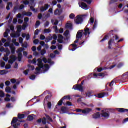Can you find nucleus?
<instances>
[{"label": "nucleus", "mask_w": 128, "mask_h": 128, "mask_svg": "<svg viewBox=\"0 0 128 128\" xmlns=\"http://www.w3.org/2000/svg\"><path fill=\"white\" fill-rule=\"evenodd\" d=\"M94 18H92L90 19V21H89V22L88 23V25L86 26V27L84 30V36H90V29L88 28V27L90 26V24H91V26H92L94 24Z\"/></svg>", "instance_id": "f257e3e1"}, {"label": "nucleus", "mask_w": 128, "mask_h": 128, "mask_svg": "<svg viewBox=\"0 0 128 128\" xmlns=\"http://www.w3.org/2000/svg\"><path fill=\"white\" fill-rule=\"evenodd\" d=\"M86 15H78L76 17L75 22L76 24H82L84 22V20L86 18Z\"/></svg>", "instance_id": "f03ea898"}, {"label": "nucleus", "mask_w": 128, "mask_h": 128, "mask_svg": "<svg viewBox=\"0 0 128 128\" xmlns=\"http://www.w3.org/2000/svg\"><path fill=\"white\" fill-rule=\"evenodd\" d=\"M92 110L91 108H86L84 110H82V109L76 110V112H82V114H88Z\"/></svg>", "instance_id": "7ed1b4c3"}, {"label": "nucleus", "mask_w": 128, "mask_h": 128, "mask_svg": "<svg viewBox=\"0 0 128 128\" xmlns=\"http://www.w3.org/2000/svg\"><path fill=\"white\" fill-rule=\"evenodd\" d=\"M73 88L74 90H79V92H84V87L82 86V85H80V84L74 85L73 86Z\"/></svg>", "instance_id": "20e7f679"}, {"label": "nucleus", "mask_w": 128, "mask_h": 128, "mask_svg": "<svg viewBox=\"0 0 128 128\" xmlns=\"http://www.w3.org/2000/svg\"><path fill=\"white\" fill-rule=\"evenodd\" d=\"M64 100H70V96H68L63 97L58 102V106H62V104H64Z\"/></svg>", "instance_id": "39448f33"}, {"label": "nucleus", "mask_w": 128, "mask_h": 128, "mask_svg": "<svg viewBox=\"0 0 128 128\" xmlns=\"http://www.w3.org/2000/svg\"><path fill=\"white\" fill-rule=\"evenodd\" d=\"M102 112L101 116L102 118H104L105 120H108V118H110V112H104V110H102Z\"/></svg>", "instance_id": "423d86ee"}, {"label": "nucleus", "mask_w": 128, "mask_h": 128, "mask_svg": "<svg viewBox=\"0 0 128 128\" xmlns=\"http://www.w3.org/2000/svg\"><path fill=\"white\" fill-rule=\"evenodd\" d=\"M50 6V5H48V4H45L44 6H42L40 8V12H46V10H48V8Z\"/></svg>", "instance_id": "0eeeda50"}, {"label": "nucleus", "mask_w": 128, "mask_h": 128, "mask_svg": "<svg viewBox=\"0 0 128 128\" xmlns=\"http://www.w3.org/2000/svg\"><path fill=\"white\" fill-rule=\"evenodd\" d=\"M106 94H108L106 92H103V93L99 94H98L94 95V96H96L98 98H104V96H106Z\"/></svg>", "instance_id": "6e6552de"}, {"label": "nucleus", "mask_w": 128, "mask_h": 128, "mask_svg": "<svg viewBox=\"0 0 128 128\" xmlns=\"http://www.w3.org/2000/svg\"><path fill=\"white\" fill-rule=\"evenodd\" d=\"M84 30H82L79 31L76 34V38H78V40H80L82 38V36H84L83 34Z\"/></svg>", "instance_id": "1a4fd4ad"}, {"label": "nucleus", "mask_w": 128, "mask_h": 128, "mask_svg": "<svg viewBox=\"0 0 128 128\" xmlns=\"http://www.w3.org/2000/svg\"><path fill=\"white\" fill-rule=\"evenodd\" d=\"M62 14V10L56 9L54 12V16H60Z\"/></svg>", "instance_id": "9d476101"}, {"label": "nucleus", "mask_w": 128, "mask_h": 128, "mask_svg": "<svg viewBox=\"0 0 128 128\" xmlns=\"http://www.w3.org/2000/svg\"><path fill=\"white\" fill-rule=\"evenodd\" d=\"M117 110H118V112H120V114H124V112H128V109H124L123 108H118Z\"/></svg>", "instance_id": "9b49d317"}, {"label": "nucleus", "mask_w": 128, "mask_h": 128, "mask_svg": "<svg viewBox=\"0 0 128 128\" xmlns=\"http://www.w3.org/2000/svg\"><path fill=\"white\" fill-rule=\"evenodd\" d=\"M11 36L12 38H20V34L16 32V34H11Z\"/></svg>", "instance_id": "f8f14e48"}, {"label": "nucleus", "mask_w": 128, "mask_h": 128, "mask_svg": "<svg viewBox=\"0 0 128 128\" xmlns=\"http://www.w3.org/2000/svg\"><path fill=\"white\" fill-rule=\"evenodd\" d=\"M81 8H83V10H87L88 8V4L84 2L81 3Z\"/></svg>", "instance_id": "ddd939ff"}, {"label": "nucleus", "mask_w": 128, "mask_h": 128, "mask_svg": "<svg viewBox=\"0 0 128 128\" xmlns=\"http://www.w3.org/2000/svg\"><path fill=\"white\" fill-rule=\"evenodd\" d=\"M10 48L11 50V52L12 54H16V48H14V44H12L10 46Z\"/></svg>", "instance_id": "4468645a"}, {"label": "nucleus", "mask_w": 128, "mask_h": 128, "mask_svg": "<svg viewBox=\"0 0 128 128\" xmlns=\"http://www.w3.org/2000/svg\"><path fill=\"white\" fill-rule=\"evenodd\" d=\"M65 27L67 30H72V23H68Z\"/></svg>", "instance_id": "2eb2a0df"}, {"label": "nucleus", "mask_w": 128, "mask_h": 128, "mask_svg": "<svg viewBox=\"0 0 128 128\" xmlns=\"http://www.w3.org/2000/svg\"><path fill=\"white\" fill-rule=\"evenodd\" d=\"M71 46H72V49H71L70 50L75 52V50H78V45H76V44H72Z\"/></svg>", "instance_id": "dca6fc26"}, {"label": "nucleus", "mask_w": 128, "mask_h": 128, "mask_svg": "<svg viewBox=\"0 0 128 128\" xmlns=\"http://www.w3.org/2000/svg\"><path fill=\"white\" fill-rule=\"evenodd\" d=\"M100 118V112H98L94 114L93 115V118H95L96 120V118Z\"/></svg>", "instance_id": "f3484780"}, {"label": "nucleus", "mask_w": 128, "mask_h": 128, "mask_svg": "<svg viewBox=\"0 0 128 128\" xmlns=\"http://www.w3.org/2000/svg\"><path fill=\"white\" fill-rule=\"evenodd\" d=\"M114 39H110V40L108 42V48L109 50H112V44L114 43Z\"/></svg>", "instance_id": "a211bd4d"}, {"label": "nucleus", "mask_w": 128, "mask_h": 128, "mask_svg": "<svg viewBox=\"0 0 128 128\" xmlns=\"http://www.w3.org/2000/svg\"><path fill=\"white\" fill-rule=\"evenodd\" d=\"M95 78H98V76H101V78H104V76L103 73H99V74H94Z\"/></svg>", "instance_id": "6ab92c4d"}, {"label": "nucleus", "mask_w": 128, "mask_h": 128, "mask_svg": "<svg viewBox=\"0 0 128 128\" xmlns=\"http://www.w3.org/2000/svg\"><path fill=\"white\" fill-rule=\"evenodd\" d=\"M87 98H90L91 96H94V95H92V92H90V91H88L86 92V94Z\"/></svg>", "instance_id": "aec40b11"}, {"label": "nucleus", "mask_w": 128, "mask_h": 128, "mask_svg": "<svg viewBox=\"0 0 128 128\" xmlns=\"http://www.w3.org/2000/svg\"><path fill=\"white\" fill-rule=\"evenodd\" d=\"M61 112H62V114H66V112H68V108L65 106H62L61 108Z\"/></svg>", "instance_id": "412c9836"}, {"label": "nucleus", "mask_w": 128, "mask_h": 128, "mask_svg": "<svg viewBox=\"0 0 128 128\" xmlns=\"http://www.w3.org/2000/svg\"><path fill=\"white\" fill-rule=\"evenodd\" d=\"M18 62H22V54L21 52L18 53Z\"/></svg>", "instance_id": "4be33fe9"}, {"label": "nucleus", "mask_w": 128, "mask_h": 128, "mask_svg": "<svg viewBox=\"0 0 128 128\" xmlns=\"http://www.w3.org/2000/svg\"><path fill=\"white\" fill-rule=\"evenodd\" d=\"M50 40H52V36H48L45 39V42H46V44L50 42Z\"/></svg>", "instance_id": "5701e85b"}, {"label": "nucleus", "mask_w": 128, "mask_h": 128, "mask_svg": "<svg viewBox=\"0 0 128 128\" xmlns=\"http://www.w3.org/2000/svg\"><path fill=\"white\" fill-rule=\"evenodd\" d=\"M33 120H34V115H30L29 116H28L27 120H28L29 122H32Z\"/></svg>", "instance_id": "b1692460"}, {"label": "nucleus", "mask_w": 128, "mask_h": 128, "mask_svg": "<svg viewBox=\"0 0 128 128\" xmlns=\"http://www.w3.org/2000/svg\"><path fill=\"white\" fill-rule=\"evenodd\" d=\"M18 121V118H13V120L11 122L12 126V124H16Z\"/></svg>", "instance_id": "393cba45"}, {"label": "nucleus", "mask_w": 128, "mask_h": 128, "mask_svg": "<svg viewBox=\"0 0 128 128\" xmlns=\"http://www.w3.org/2000/svg\"><path fill=\"white\" fill-rule=\"evenodd\" d=\"M8 72L6 70H0V76H4V74H8Z\"/></svg>", "instance_id": "a878e982"}, {"label": "nucleus", "mask_w": 128, "mask_h": 128, "mask_svg": "<svg viewBox=\"0 0 128 128\" xmlns=\"http://www.w3.org/2000/svg\"><path fill=\"white\" fill-rule=\"evenodd\" d=\"M10 58L14 62L18 60V58L14 55H12L10 56Z\"/></svg>", "instance_id": "bb28decb"}, {"label": "nucleus", "mask_w": 128, "mask_h": 128, "mask_svg": "<svg viewBox=\"0 0 128 128\" xmlns=\"http://www.w3.org/2000/svg\"><path fill=\"white\" fill-rule=\"evenodd\" d=\"M10 8H12V2H9L6 6V10H10Z\"/></svg>", "instance_id": "cd10ccee"}, {"label": "nucleus", "mask_w": 128, "mask_h": 128, "mask_svg": "<svg viewBox=\"0 0 128 128\" xmlns=\"http://www.w3.org/2000/svg\"><path fill=\"white\" fill-rule=\"evenodd\" d=\"M6 92L7 94H10V92H12V88L10 87L7 86L6 88Z\"/></svg>", "instance_id": "c85d7f7f"}, {"label": "nucleus", "mask_w": 128, "mask_h": 128, "mask_svg": "<svg viewBox=\"0 0 128 128\" xmlns=\"http://www.w3.org/2000/svg\"><path fill=\"white\" fill-rule=\"evenodd\" d=\"M124 0H120V2H124ZM118 2V0H111L110 4H115V2Z\"/></svg>", "instance_id": "c756f323"}, {"label": "nucleus", "mask_w": 128, "mask_h": 128, "mask_svg": "<svg viewBox=\"0 0 128 128\" xmlns=\"http://www.w3.org/2000/svg\"><path fill=\"white\" fill-rule=\"evenodd\" d=\"M24 116H26V115L24 114H18V118H19V120H22V118H24Z\"/></svg>", "instance_id": "7c9ffc66"}, {"label": "nucleus", "mask_w": 128, "mask_h": 128, "mask_svg": "<svg viewBox=\"0 0 128 128\" xmlns=\"http://www.w3.org/2000/svg\"><path fill=\"white\" fill-rule=\"evenodd\" d=\"M82 2H86L88 4H92V0H81Z\"/></svg>", "instance_id": "2f4dec72"}, {"label": "nucleus", "mask_w": 128, "mask_h": 128, "mask_svg": "<svg viewBox=\"0 0 128 128\" xmlns=\"http://www.w3.org/2000/svg\"><path fill=\"white\" fill-rule=\"evenodd\" d=\"M5 52H6V56H8L10 54V50L8 48H6Z\"/></svg>", "instance_id": "473e14b6"}, {"label": "nucleus", "mask_w": 128, "mask_h": 128, "mask_svg": "<svg viewBox=\"0 0 128 128\" xmlns=\"http://www.w3.org/2000/svg\"><path fill=\"white\" fill-rule=\"evenodd\" d=\"M18 32V34H20V33L22 32V26H18L17 28V32Z\"/></svg>", "instance_id": "72a5a7b5"}, {"label": "nucleus", "mask_w": 128, "mask_h": 128, "mask_svg": "<svg viewBox=\"0 0 128 128\" xmlns=\"http://www.w3.org/2000/svg\"><path fill=\"white\" fill-rule=\"evenodd\" d=\"M24 15L26 16H32V13L31 12H26L24 13Z\"/></svg>", "instance_id": "f704fd0d"}, {"label": "nucleus", "mask_w": 128, "mask_h": 128, "mask_svg": "<svg viewBox=\"0 0 128 128\" xmlns=\"http://www.w3.org/2000/svg\"><path fill=\"white\" fill-rule=\"evenodd\" d=\"M47 120H49L50 122H54V120H52V118H50V116L48 115H45Z\"/></svg>", "instance_id": "c9c22d12"}, {"label": "nucleus", "mask_w": 128, "mask_h": 128, "mask_svg": "<svg viewBox=\"0 0 128 128\" xmlns=\"http://www.w3.org/2000/svg\"><path fill=\"white\" fill-rule=\"evenodd\" d=\"M62 104H64V106H72V104L70 102H67L66 104L64 102Z\"/></svg>", "instance_id": "e433bc0d"}, {"label": "nucleus", "mask_w": 128, "mask_h": 128, "mask_svg": "<svg viewBox=\"0 0 128 128\" xmlns=\"http://www.w3.org/2000/svg\"><path fill=\"white\" fill-rule=\"evenodd\" d=\"M108 38V35L105 36L104 38L100 41V42H104V40H106Z\"/></svg>", "instance_id": "4c0bfd02"}, {"label": "nucleus", "mask_w": 128, "mask_h": 128, "mask_svg": "<svg viewBox=\"0 0 128 128\" xmlns=\"http://www.w3.org/2000/svg\"><path fill=\"white\" fill-rule=\"evenodd\" d=\"M40 26V20H38L36 22L35 27L36 28H38V26Z\"/></svg>", "instance_id": "58836bf2"}, {"label": "nucleus", "mask_w": 128, "mask_h": 128, "mask_svg": "<svg viewBox=\"0 0 128 128\" xmlns=\"http://www.w3.org/2000/svg\"><path fill=\"white\" fill-rule=\"evenodd\" d=\"M42 124L44 126H46V118H44L42 120Z\"/></svg>", "instance_id": "ea45409f"}, {"label": "nucleus", "mask_w": 128, "mask_h": 128, "mask_svg": "<svg viewBox=\"0 0 128 128\" xmlns=\"http://www.w3.org/2000/svg\"><path fill=\"white\" fill-rule=\"evenodd\" d=\"M69 18H70V20H74L76 18V15H74V14H72L70 15Z\"/></svg>", "instance_id": "a19ab883"}, {"label": "nucleus", "mask_w": 128, "mask_h": 128, "mask_svg": "<svg viewBox=\"0 0 128 128\" xmlns=\"http://www.w3.org/2000/svg\"><path fill=\"white\" fill-rule=\"evenodd\" d=\"M46 54V49H44L41 50V56H44V54Z\"/></svg>", "instance_id": "79ce46f5"}, {"label": "nucleus", "mask_w": 128, "mask_h": 128, "mask_svg": "<svg viewBox=\"0 0 128 128\" xmlns=\"http://www.w3.org/2000/svg\"><path fill=\"white\" fill-rule=\"evenodd\" d=\"M108 70V68H98V72H102V70Z\"/></svg>", "instance_id": "37998d69"}, {"label": "nucleus", "mask_w": 128, "mask_h": 128, "mask_svg": "<svg viewBox=\"0 0 128 128\" xmlns=\"http://www.w3.org/2000/svg\"><path fill=\"white\" fill-rule=\"evenodd\" d=\"M20 10V7L18 6H16L14 7V12H18V10Z\"/></svg>", "instance_id": "c03bdc74"}, {"label": "nucleus", "mask_w": 128, "mask_h": 128, "mask_svg": "<svg viewBox=\"0 0 128 128\" xmlns=\"http://www.w3.org/2000/svg\"><path fill=\"white\" fill-rule=\"evenodd\" d=\"M38 68H44V63L38 64Z\"/></svg>", "instance_id": "a18cd8bd"}, {"label": "nucleus", "mask_w": 128, "mask_h": 128, "mask_svg": "<svg viewBox=\"0 0 128 128\" xmlns=\"http://www.w3.org/2000/svg\"><path fill=\"white\" fill-rule=\"evenodd\" d=\"M30 10H31L34 12H38V10H36V8H34L32 6H30Z\"/></svg>", "instance_id": "49530a36"}, {"label": "nucleus", "mask_w": 128, "mask_h": 128, "mask_svg": "<svg viewBox=\"0 0 128 128\" xmlns=\"http://www.w3.org/2000/svg\"><path fill=\"white\" fill-rule=\"evenodd\" d=\"M4 91L1 90L0 91V98H4Z\"/></svg>", "instance_id": "de8ad7c7"}, {"label": "nucleus", "mask_w": 128, "mask_h": 128, "mask_svg": "<svg viewBox=\"0 0 128 128\" xmlns=\"http://www.w3.org/2000/svg\"><path fill=\"white\" fill-rule=\"evenodd\" d=\"M36 75H32L30 76V80H36Z\"/></svg>", "instance_id": "09e8293b"}, {"label": "nucleus", "mask_w": 128, "mask_h": 128, "mask_svg": "<svg viewBox=\"0 0 128 128\" xmlns=\"http://www.w3.org/2000/svg\"><path fill=\"white\" fill-rule=\"evenodd\" d=\"M50 29H45L44 30V34H50Z\"/></svg>", "instance_id": "8fccbe9b"}, {"label": "nucleus", "mask_w": 128, "mask_h": 128, "mask_svg": "<svg viewBox=\"0 0 128 128\" xmlns=\"http://www.w3.org/2000/svg\"><path fill=\"white\" fill-rule=\"evenodd\" d=\"M24 4H25V6H28V4H30V1L28 0H24L23 1Z\"/></svg>", "instance_id": "3c124183"}, {"label": "nucleus", "mask_w": 128, "mask_h": 128, "mask_svg": "<svg viewBox=\"0 0 128 128\" xmlns=\"http://www.w3.org/2000/svg\"><path fill=\"white\" fill-rule=\"evenodd\" d=\"M20 126V123H17V124H14L12 126L13 128H18V126Z\"/></svg>", "instance_id": "603ef678"}, {"label": "nucleus", "mask_w": 128, "mask_h": 128, "mask_svg": "<svg viewBox=\"0 0 128 128\" xmlns=\"http://www.w3.org/2000/svg\"><path fill=\"white\" fill-rule=\"evenodd\" d=\"M122 66H124V64L120 62V63L118 66H117V68H122Z\"/></svg>", "instance_id": "864d4df0"}, {"label": "nucleus", "mask_w": 128, "mask_h": 128, "mask_svg": "<svg viewBox=\"0 0 128 128\" xmlns=\"http://www.w3.org/2000/svg\"><path fill=\"white\" fill-rule=\"evenodd\" d=\"M5 68L6 70H10V69L12 68V66H10V64H7L5 66Z\"/></svg>", "instance_id": "5fc2aeb1"}, {"label": "nucleus", "mask_w": 128, "mask_h": 128, "mask_svg": "<svg viewBox=\"0 0 128 128\" xmlns=\"http://www.w3.org/2000/svg\"><path fill=\"white\" fill-rule=\"evenodd\" d=\"M29 70H34V66H28Z\"/></svg>", "instance_id": "6e6d98bb"}, {"label": "nucleus", "mask_w": 128, "mask_h": 128, "mask_svg": "<svg viewBox=\"0 0 128 128\" xmlns=\"http://www.w3.org/2000/svg\"><path fill=\"white\" fill-rule=\"evenodd\" d=\"M47 62H48V64H54V62H52V59H50V58L48 59V60L47 61Z\"/></svg>", "instance_id": "4d7b16f0"}, {"label": "nucleus", "mask_w": 128, "mask_h": 128, "mask_svg": "<svg viewBox=\"0 0 128 128\" xmlns=\"http://www.w3.org/2000/svg\"><path fill=\"white\" fill-rule=\"evenodd\" d=\"M40 40H46V36L44 35H41L40 36Z\"/></svg>", "instance_id": "13d9d810"}, {"label": "nucleus", "mask_w": 128, "mask_h": 128, "mask_svg": "<svg viewBox=\"0 0 128 128\" xmlns=\"http://www.w3.org/2000/svg\"><path fill=\"white\" fill-rule=\"evenodd\" d=\"M41 70H42V68H40V67L36 68V72L37 74H38L40 72Z\"/></svg>", "instance_id": "bf43d9fd"}, {"label": "nucleus", "mask_w": 128, "mask_h": 128, "mask_svg": "<svg viewBox=\"0 0 128 128\" xmlns=\"http://www.w3.org/2000/svg\"><path fill=\"white\" fill-rule=\"evenodd\" d=\"M24 5L22 4L19 6L20 10H24Z\"/></svg>", "instance_id": "052dcab7"}, {"label": "nucleus", "mask_w": 128, "mask_h": 128, "mask_svg": "<svg viewBox=\"0 0 128 128\" xmlns=\"http://www.w3.org/2000/svg\"><path fill=\"white\" fill-rule=\"evenodd\" d=\"M58 42L59 44H62L64 42V39L58 38Z\"/></svg>", "instance_id": "680f3d73"}, {"label": "nucleus", "mask_w": 128, "mask_h": 128, "mask_svg": "<svg viewBox=\"0 0 128 128\" xmlns=\"http://www.w3.org/2000/svg\"><path fill=\"white\" fill-rule=\"evenodd\" d=\"M30 38V34H27L26 35V40H29Z\"/></svg>", "instance_id": "e2e57ef3"}, {"label": "nucleus", "mask_w": 128, "mask_h": 128, "mask_svg": "<svg viewBox=\"0 0 128 128\" xmlns=\"http://www.w3.org/2000/svg\"><path fill=\"white\" fill-rule=\"evenodd\" d=\"M52 38H54V40H58V36L56 34H53Z\"/></svg>", "instance_id": "0e129e2a"}, {"label": "nucleus", "mask_w": 128, "mask_h": 128, "mask_svg": "<svg viewBox=\"0 0 128 128\" xmlns=\"http://www.w3.org/2000/svg\"><path fill=\"white\" fill-rule=\"evenodd\" d=\"M42 18V14H40L38 15V19L40 20Z\"/></svg>", "instance_id": "69168bd1"}, {"label": "nucleus", "mask_w": 128, "mask_h": 128, "mask_svg": "<svg viewBox=\"0 0 128 128\" xmlns=\"http://www.w3.org/2000/svg\"><path fill=\"white\" fill-rule=\"evenodd\" d=\"M38 42H40V40H35L34 41V44H38Z\"/></svg>", "instance_id": "338daca9"}, {"label": "nucleus", "mask_w": 128, "mask_h": 128, "mask_svg": "<svg viewBox=\"0 0 128 128\" xmlns=\"http://www.w3.org/2000/svg\"><path fill=\"white\" fill-rule=\"evenodd\" d=\"M50 26V22L47 21L44 24V28H47V26Z\"/></svg>", "instance_id": "774afa93"}]
</instances>
